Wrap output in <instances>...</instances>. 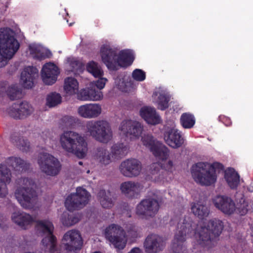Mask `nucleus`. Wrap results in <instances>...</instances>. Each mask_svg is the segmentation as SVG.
Returning a JSON list of instances; mask_svg holds the SVG:
<instances>
[{"label":"nucleus","mask_w":253,"mask_h":253,"mask_svg":"<svg viewBox=\"0 0 253 253\" xmlns=\"http://www.w3.org/2000/svg\"><path fill=\"white\" fill-rule=\"evenodd\" d=\"M23 37L19 29L0 28V68L5 66L18 51L20 47L18 39Z\"/></svg>","instance_id":"obj_2"},{"label":"nucleus","mask_w":253,"mask_h":253,"mask_svg":"<svg viewBox=\"0 0 253 253\" xmlns=\"http://www.w3.org/2000/svg\"><path fill=\"white\" fill-rule=\"evenodd\" d=\"M102 113V107L98 103H86L80 106L77 109V114L84 119H94Z\"/></svg>","instance_id":"obj_21"},{"label":"nucleus","mask_w":253,"mask_h":253,"mask_svg":"<svg viewBox=\"0 0 253 253\" xmlns=\"http://www.w3.org/2000/svg\"><path fill=\"white\" fill-rule=\"evenodd\" d=\"M61 100L62 98L59 93L52 92L46 97V104L50 107H54L61 103Z\"/></svg>","instance_id":"obj_43"},{"label":"nucleus","mask_w":253,"mask_h":253,"mask_svg":"<svg viewBox=\"0 0 253 253\" xmlns=\"http://www.w3.org/2000/svg\"><path fill=\"white\" fill-rule=\"evenodd\" d=\"M83 244L81 233L77 230H70L63 235L61 247L67 252H74L80 249Z\"/></svg>","instance_id":"obj_14"},{"label":"nucleus","mask_w":253,"mask_h":253,"mask_svg":"<svg viewBox=\"0 0 253 253\" xmlns=\"http://www.w3.org/2000/svg\"><path fill=\"white\" fill-rule=\"evenodd\" d=\"M59 144L65 152L79 158L85 157L88 151L87 143L84 137L74 131L67 130L61 133Z\"/></svg>","instance_id":"obj_4"},{"label":"nucleus","mask_w":253,"mask_h":253,"mask_svg":"<svg viewBox=\"0 0 253 253\" xmlns=\"http://www.w3.org/2000/svg\"><path fill=\"white\" fill-rule=\"evenodd\" d=\"M54 226L49 220H41L37 222L36 230L39 236H44L42 245L49 253H59L56 238L53 235Z\"/></svg>","instance_id":"obj_8"},{"label":"nucleus","mask_w":253,"mask_h":253,"mask_svg":"<svg viewBox=\"0 0 253 253\" xmlns=\"http://www.w3.org/2000/svg\"><path fill=\"white\" fill-rule=\"evenodd\" d=\"M66 66L68 72H73L75 74L80 72L83 67L82 63L74 58H68Z\"/></svg>","instance_id":"obj_42"},{"label":"nucleus","mask_w":253,"mask_h":253,"mask_svg":"<svg viewBox=\"0 0 253 253\" xmlns=\"http://www.w3.org/2000/svg\"><path fill=\"white\" fill-rule=\"evenodd\" d=\"M164 134V139L168 145L173 148L180 147L184 143L180 132L175 128V125L172 123L169 127L165 126Z\"/></svg>","instance_id":"obj_18"},{"label":"nucleus","mask_w":253,"mask_h":253,"mask_svg":"<svg viewBox=\"0 0 253 253\" xmlns=\"http://www.w3.org/2000/svg\"><path fill=\"white\" fill-rule=\"evenodd\" d=\"M191 221L179 223L171 244L173 253H185L186 248L184 242L188 237L193 236L198 244L210 248L213 244V237L221 233L223 225L221 221L214 219L208 222L202 221L197 227Z\"/></svg>","instance_id":"obj_1"},{"label":"nucleus","mask_w":253,"mask_h":253,"mask_svg":"<svg viewBox=\"0 0 253 253\" xmlns=\"http://www.w3.org/2000/svg\"><path fill=\"white\" fill-rule=\"evenodd\" d=\"M143 131V126L141 124L137 121H134L133 125H131V127L129 128V131L126 136H129L132 139H136L139 137Z\"/></svg>","instance_id":"obj_40"},{"label":"nucleus","mask_w":253,"mask_h":253,"mask_svg":"<svg viewBox=\"0 0 253 253\" xmlns=\"http://www.w3.org/2000/svg\"><path fill=\"white\" fill-rule=\"evenodd\" d=\"M120 189L123 193L127 196L134 197L142 191L143 186L138 182L127 181L121 184Z\"/></svg>","instance_id":"obj_29"},{"label":"nucleus","mask_w":253,"mask_h":253,"mask_svg":"<svg viewBox=\"0 0 253 253\" xmlns=\"http://www.w3.org/2000/svg\"><path fill=\"white\" fill-rule=\"evenodd\" d=\"M40 170L50 176H55L59 172L61 165L59 160L47 152H41L38 158Z\"/></svg>","instance_id":"obj_12"},{"label":"nucleus","mask_w":253,"mask_h":253,"mask_svg":"<svg viewBox=\"0 0 253 253\" xmlns=\"http://www.w3.org/2000/svg\"><path fill=\"white\" fill-rule=\"evenodd\" d=\"M5 163L17 173L22 172L27 167V164L23 160L17 157L8 158Z\"/></svg>","instance_id":"obj_35"},{"label":"nucleus","mask_w":253,"mask_h":253,"mask_svg":"<svg viewBox=\"0 0 253 253\" xmlns=\"http://www.w3.org/2000/svg\"><path fill=\"white\" fill-rule=\"evenodd\" d=\"M127 77H122L120 76L115 79V83L116 85L123 91H130L132 88V83L128 81Z\"/></svg>","instance_id":"obj_39"},{"label":"nucleus","mask_w":253,"mask_h":253,"mask_svg":"<svg viewBox=\"0 0 253 253\" xmlns=\"http://www.w3.org/2000/svg\"><path fill=\"white\" fill-rule=\"evenodd\" d=\"M80 219L78 217L70 215L68 212H63L61 221L62 223L67 226L73 225L79 221Z\"/></svg>","instance_id":"obj_44"},{"label":"nucleus","mask_w":253,"mask_h":253,"mask_svg":"<svg viewBox=\"0 0 253 253\" xmlns=\"http://www.w3.org/2000/svg\"><path fill=\"white\" fill-rule=\"evenodd\" d=\"M127 236L128 238L134 239L141 236L140 229L135 226H131L127 231Z\"/></svg>","instance_id":"obj_48"},{"label":"nucleus","mask_w":253,"mask_h":253,"mask_svg":"<svg viewBox=\"0 0 253 253\" xmlns=\"http://www.w3.org/2000/svg\"><path fill=\"white\" fill-rule=\"evenodd\" d=\"M98 199L102 208H111L114 205L112 196L109 191L100 190L97 195Z\"/></svg>","instance_id":"obj_33"},{"label":"nucleus","mask_w":253,"mask_h":253,"mask_svg":"<svg viewBox=\"0 0 253 253\" xmlns=\"http://www.w3.org/2000/svg\"><path fill=\"white\" fill-rule=\"evenodd\" d=\"M102 62L110 70H115L119 67H126L133 62L134 56L132 50L125 49L118 52L109 44H103L100 48Z\"/></svg>","instance_id":"obj_3"},{"label":"nucleus","mask_w":253,"mask_h":253,"mask_svg":"<svg viewBox=\"0 0 253 253\" xmlns=\"http://www.w3.org/2000/svg\"><path fill=\"white\" fill-rule=\"evenodd\" d=\"M222 169V166L217 162H199L192 166L191 172L196 183L201 185L210 186L215 183L217 170Z\"/></svg>","instance_id":"obj_5"},{"label":"nucleus","mask_w":253,"mask_h":253,"mask_svg":"<svg viewBox=\"0 0 253 253\" xmlns=\"http://www.w3.org/2000/svg\"><path fill=\"white\" fill-rule=\"evenodd\" d=\"M252 236L253 237V232L252 233Z\"/></svg>","instance_id":"obj_54"},{"label":"nucleus","mask_w":253,"mask_h":253,"mask_svg":"<svg viewBox=\"0 0 253 253\" xmlns=\"http://www.w3.org/2000/svg\"><path fill=\"white\" fill-rule=\"evenodd\" d=\"M0 175L5 181L3 182L0 180V197L5 196L8 192L6 185V183H9L11 179V173L6 166L2 164H0Z\"/></svg>","instance_id":"obj_32"},{"label":"nucleus","mask_w":253,"mask_h":253,"mask_svg":"<svg viewBox=\"0 0 253 253\" xmlns=\"http://www.w3.org/2000/svg\"><path fill=\"white\" fill-rule=\"evenodd\" d=\"M98 78L96 81L91 82L90 85L91 87L96 86L99 90L103 89L108 82V79L103 76L98 77Z\"/></svg>","instance_id":"obj_47"},{"label":"nucleus","mask_w":253,"mask_h":253,"mask_svg":"<svg viewBox=\"0 0 253 253\" xmlns=\"http://www.w3.org/2000/svg\"><path fill=\"white\" fill-rule=\"evenodd\" d=\"M11 219L14 223L23 229H26L34 221V218L30 214L19 211L12 213Z\"/></svg>","instance_id":"obj_30"},{"label":"nucleus","mask_w":253,"mask_h":253,"mask_svg":"<svg viewBox=\"0 0 253 253\" xmlns=\"http://www.w3.org/2000/svg\"><path fill=\"white\" fill-rule=\"evenodd\" d=\"M128 150L126 143H119L112 146L110 153L105 147L97 148L93 153V157L101 165H107L112 162L113 157L124 155L127 153Z\"/></svg>","instance_id":"obj_10"},{"label":"nucleus","mask_w":253,"mask_h":253,"mask_svg":"<svg viewBox=\"0 0 253 253\" xmlns=\"http://www.w3.org/2000/svg\"><path fill=\"white\" fill-rule=\"evenodd\" d=\"M132 77L136 81L142 82L145 79V73L141 69H136L132 72Z\"/></svg>","instance_id":"obj_49"},{"label":"nucleus","mask_w":253,"mask_h":253,"mask_svg":"<svg viewBox=\"0 0 253 253\" xmlns=\"http://www.w3.org/2000/svg\"><path fill=\"white\" fill-rule=\"evenodd\" d=\"M70 119H73V117H70Z\"/></svg>","instance_id":"obj_55"},{"label":"nucleus","mask_w":253,"mask_h":253,"mask_svg":"<svg viewBox=\"0 0 253 253\" xmlns=\"http://www.w3.org/2000/svg\"><path fill=\"white\" fill-rule=\"evenodd\" d=\"M128 253H142V252L138 248H134Z\"/></svg>","instance_id":"obj_51"},{"label":"nucleus","mask_w":253,"mask_h":253,"mask_svg":"<svg viewBox=\"0 0 253 253\" xmlns=\"http://www.w3.org/2000/svg\"><path fill=\"white\" fill-rule=\"evenodd\" d=\"M152 99L158 109L164 110L169 107L170 96L166 89L159 87L154 92Z\"/></svg>","instance_id":"obj_25"},{"label":"nucleus","mask_w":253,"mask_h":253,"mask_svg":"<svg viewBox=\"0 0 253 253\" xmlns=\"http://www.w3.org/2000/svg\"><path fill=\"white\" fill-rule=\"evenodd\" d=\"M141 163L135 159H129L123 161L119 166V170L124 176L129 178L138 176L141 172Z\"/></svg>","instance_id":"obj_17"},{"label":"nucleus","mask_w":253,"mask_h":253,"mask_svg":"<svg viewBox=\"0 0 253 253\" xmlns=\"http://www.w3.org/2000/svg\"><path fill=\"white\" fill-rule=\"evenodd\" d=\"M39 76V71L35 67H25L21 73L20 83L23 87L31 88L34 85L35 80Z\"/></svg>","instance_id":"obj_22"},{"label":"nucleus","mask_w":253,"mask_h":253,"mask_svg":"<svg viewBox=\"0 0 253 253\" xmlns=\"http://www.w3.org/2000/svg\"><path fill=\"white\" fill-rule=\"evenodd\" d=\"M23 144H24V145L21 143L19 145V149H20L21 150L23 151H27L29 147V143L27 141H24L23 142Z\"/></svg>","instance_id":"obj_50"},{"label":"nucleus","mask_w":253,"mask_h":253,"mask_svg":"<svg viewBox=\"0 0 253 253\" xmlns=\"http://www.w3.org/2000/svg\"><path fill=\"white\" fill-rule=\"evenodd\" d=\"M140 116L150 125H156L161 123V119L155 108L143 107L140 110Z\"/></svg>","instance_id":"obj_27"},{"label":"nucleus","mask_w":253,"mask_h":253,"mask_svg":"<svg viewBox=\"0 0 253 253\" xmlns=\"http://www.w3.org/2000/svg\"><path fill=\"white\" fill-rule=\"evenodd\" d=\"M163 246L162 238L156 234L148 236L144 243V247L147 253H156L161 250Z\"/></svg>","instance_id":"obj_26"},{"label":"nucleus","mask_w":253,"mask_h":253,"mask_svg":"<svg viewBox=\"0 0 253 253\" xmlns=\"http://www.w3.org/2000/svg\"><path fill=\"white\" fill-rule=\"evenodd\" d=\"M214 206L226 214L230 215L236 211V205L234 201L225 196L218 195L212 199Z\"/></svg>","instance_id":"obj_20"},{"label":"nucleus","mask_w":253,"mask_h":253,"mask_svg":"<svg viewBox=\"0 0 253 253\" xmlns=\"http://www.w3.org/2000/svg\"><path fill=\"white\" fill-rule=\"evenodd\" d=\"M27 54L39 60L50 58L51 52L47 48L39 43L33 42L29 44L26 50Z\"/></svg>","instance_id":"obj_23"},{"label":"nucleus","mask_w":253,"mask_h":253,"mask_svg":"<svg viewBox=\"0 0 253 253\" xmlns=\"http://www.w3.org/2000/svg\"><path fill=\"white\" fill-rule=\"evenodd\" d=\"M60 73L58 67L53 63L48 62L44 64L41 71V77L46 85H52L57 80Z\"/></svg>","instance_id":"obj_19"},{"label":"nucleus","mask_w":253,"mask_h":253,"mask_svg":"<svg viewBox=\"0 0 253 253\" xmlns=\"http://www.w3.org/2000/svg\"><path fill=\"white\" fill-rule=\"evenodd\" d=\"M8 114L14 118L22 119L31 114L33 111L32 106L27 102L14 104L7 110Z\"/></svg>","instance_id":"obj_24"},{"label":"nucleus","mask_w":253,"mask_h":253,"mask_svg":"<svg viewBox=\"0 0 253 253\" xmlns=\"http://www.w3.org/2000/svg\"><path fill=\"white\" fill-rule=\"evenodd\" d=\"M86 71L91 74L94 78L103 76L104 72L101 67L93 61L88 62L86 64Z\"/></svg>","instance_id":"obj_37"},{"label":"nucleus","mask_w":253,"mask_h":253,"mask_svg":"<svg viewBox=\"0 0 253 253\" xmlns=\"http://www.w3.org/2000/svg\"><path fill=\"white\" fill-rule=\"evenodd\" d=\"M231 124V122H230L229 124H226V126H229Z\"/></svg>","instance_id":"obj_52"},{"label":"nucleus","mask_w":253,"mask_h":253,"mask_svg":"<svg viewBox=\"0 0 253 253\" xmlns=\"http://www.w3.org/2000/svg\"><path fill=\"white\" fill-rule=\"evenodd\" d=\"M105 238L118 251L123 250L126 244L127 239L123 228L116 224H111L104 230Z\"/></svg>","instance_id":"obj_11"},{"label":"nucleus","mask_w":253,"mask_h":253,"mask_svg":"<svg viewBox=\"0 0 253 253\" xmlns=\"http://www.w3.org/2000/svg\"><path fill=\"white\" fill-rule=\"evenodd\" d=\"M134 121L126 120L123 121L120 125L119 130L121 135L126 136L129 128L131 127V125H133Z\"/></svg>","instance_id":"obj_46"},{"label":"nucleus","mask_w":253,"mask_h":253,"mask_svg":"<svg viewBox=\"0 0 253 253\" xmlns=\"http://www.w3.org/2000/svg\"><path fill=\"white\" fill-rule=\"evenodd\" d=\"M82 164H83V163H82V162H79V164H80V165H82Z\"/></svg>","instance_id":"obj_53"},{"label":"nucleus","mask_w":253,"mask_h":253,"mask_svg":"<svg viewBox=\"0 0 253 253\" xmlns=\"http://www.w3.org/2000/svg\"><path fill=\"white\" fill-rule=\"evenodd\" d=\"M86 132L96 140L107 143L113 138L110 124L106 120L88 121L85 125Z\"/></svg>","instance_id":"obj_7"},{"label":"nucleus","mask_w":253,"mask_h":253,"mask_svg":"<svg viewBox=\"0 0 253 253\" xmlns=\"http://www.w3.org/2000/svg\"><path fill=\"white\" fill-rule=\"evenodd\" d=\"M141 142L144 146L150 150L156 157L165 159L168 157V148L155 139L151 135H143L141 138Z\"/></svg>","instance_id":"obj_15"},{"label":"nucleus","mask_w":253,"mask_h":253,"mask_svg":"<svg viewBox=\"0 0 253 253\" xmlns=\"http://www.w3.org/2000/svg\"><path fill=\"white\" fill-rule=\"evenodd\" d=\"M224 177L231 188H235L239 183V175L233 169H228L225 171Z\"/></svg>","instance_id":"obj_36"},{"label":"nucleus","mask_w":253,"mask_h":253,"mask_svg":"<svg viewBox=\"0 0 253 253\" xmlns=\"http://www.w3.org/2000/svg\"><path fill=\"white\" fill-rule=\"evenodd\" d=\"M191 211L195 216L201 219L208 216L209 214V209L201 202L192 203Z\"/></svg>","instance_id":"obj_34"},{"label":"nucleus","mask_w":253,"mask_h":253,"mask_svg":"<svg viewBox=\"0 0 253 253\" xmlns=\"http://www.w3.org/2000/svg\"><path fill=\"white\" fill-rule=\"evenodd\" d=\"M180 122L184 128H190L194 126L195 120L192 114L185 113L182 114L180 118Z\"/></svg>","instance_id":"obj_41"},{"label":"nucleus","mask_w":253,"mask_h":253,"mask_svg":"<svg viewBox=\"0 0 253 253\" xmlns=\"http://www.w3.org/2000/svg\"><path fill=\"white\" fill-rule=\"evenodd\" d=\"M18 183L19 187L15 193L16 199L24 208H33L38 202L35 183L28 178H21Z\"/></svg>","instance_id":"obj_6"},{"label":"nucleus","mask_w":253,"mask_h":253,"mask_svg":"<svg viewBox=\"0 0 253 253\" xmlns=\"http://www.w3.org/2000/svg\"><path fill=\"white\" fill-rule=\"evenodd\" d=\"M159 205L154 199L148 198L142 200L136 208V213L141 218L152 216L158 211Z\"/></svg>","instance_id":"obj_16"},{"label":"nucleus","mask_w":253,"mask_h":253,"mask_svg":"<svg viewBox=\"0 0 253 253\" xmlns=\"http://www.w3.org/2000/svg\"><path fill=\"white\" fill-rule=\"evenodd\" d=\"M89 88L81 89L77 94V98L83 101H99L103 98V95L101 91L93 89L90 85Z\"/></svg>","instance_id":"obj_28"},{"label":"nucleus","mask_w":253,"mask_h":253,"mask_svg":"<svg viewBox=\"0 0 253 253\" xmlns=\"http://www.w3.org/2000/svg\"><path fill=\"white\" fill-rule=\"evenodd\" d=\"M248 203L244 199L241 198L236 205V212L241 215L245 214L248 210Z\"/></svg>","instance_id":"obj_45"},{"label":"nucleus","mask_w":253,"mask_h":253,"mask_svg":"<svg viewBox=\"0 0 253 253\" xmlns=\"http://www.w3.org/2000/svg\"><path fill=\"white\" fill-rule=\"evenodd\" d=\"M165 159L158 158L161 162L160 164L153 163L150 168L152 180L157 183H164L168 181L169 174L175 170V164L173 160Z\"/></svg>","instance_id":"obj_9"},{"label":"nucleus","mask_w":253,"mask_h":253,"mask_svg":"<svg viewBox=\"0 0 253 253\" xmlns=\"http://www.w3.org/2000/svg\"><path fill=\"white\" fill-rule=\"evenodd\" d=\"M4 93H6L11 99L14 100L19 97L20 91L15 85L8 88L6 84H0V95Z\"/></svg>","instance_id":"obj_38"},{"label":"nucleus","mask_w":253,"mask_h":253,"mask_svg":"<svg viewBox=\"0 0 253 253\" xmlns=\"http://www.w3.org/2000/svg\"><path fill=\"white\" fill-rule=\"evenodd\" d=\"M79 89L78 81L72 77H68L65 79L63 90L67 96H71L78 94Z\"/></svg>","instance_id":"obj_31"},{"label":"nucleus","mask_w":253,"mask_h":253,"mask_svg":"<svg viewBox=\"0 0 253 253\" xmlns=\"http://www.w3.org/2000/svg\"><path fill=\"white\" fill-rule=\"evenodd\" d=\"M90 198L89 193L84 188H77L76 193L69 195L66 199L65 206L69 211H74L84 207Z\"/></svg>","instance_id":"obj_13"}]
</instances>
